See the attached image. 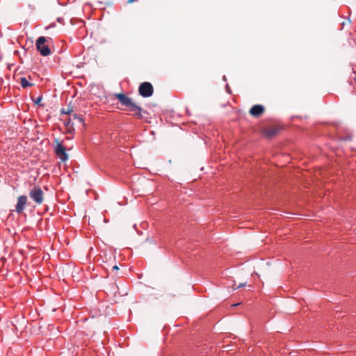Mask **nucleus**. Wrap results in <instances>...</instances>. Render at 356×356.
I'll list each match as a JSON object with an SVG mask.
<instances>
[{
    "instance_id": "obj_10",
    "label": "nucleus",
    "mask_w": 356,
    "mask_h": 356,
    "mask_svg": "<svg viewBox=\"0 0 356 356\" xmlns=\"http://www.w3.org/2000/svg\"><path fill=\"white\" fill-rule=\"evenodd\" d=\"M20 84L23 88H26L34 85L33 83H30L24 76L20 79Z\"/></svg>"
},
{
    "instance_id": "obj_17",
    "label": "nucleus",
    "mask_w": 356,
    "mask_h": 356,
    "mask_svg": "<svg viewBox=\"0 0 356 356\" xmlns=\"http://www.w3.org/2000/svg\"><path fill=\"white\" fill-rule=\"evenodd\" d=\"M55 26H56V24L55 23H51L49 26H47L45 29H50V28H52V27H55Z\"/></svg>"
},
{
    "instance_id": "obj_11",
    "label": "nucleus",
    "mask_w": 356,
    "mask_h": 356,
    "mask_svg": "<svg viewBox=\"0 0 356 356\" xmlns=\"http://www.w3.org/2000/svg\"><path fill=\"white\" fill-rule=\"evenodd\" d=\"M70 104H71V103ZM72 112H73V108H72V107L70 106V105L68 106L67 109H65L64 108H62L60 109L61 115H72Z\"/></svg>"
},
{
    "instance_id": "obj_6",
    "label": "nucleus",
    "mask_w": 356,
    "mask_h": 356,
    "mask_svg": "<svg viewBox=\"0 0 356 356\" xmlns=\"http://www.w3.org/2000/svg\"><path fill=\"white\" fill-rule=\"evenodd\" d=\"M44 193L39 186H35L29 192L30 197L38 204L43 202Z\"/></svg>"
},
{
    "instance_id": "obj_5",
    "label": "nucleus",
    "mask_w": 356,
    "mask_h": 356,
    "mask_svg": "<svg viewBox=\"0 0 356 356\" xmlns=\"http://www.w3.org/2000/svg\"><path fill=\"white\" fill-rule=\"evenodd\" d=\"M138 93L144 98L151 97L154 93L152 84L147 81L143 82L138 87Z\"/></svg>"
},
{
    "instance_id": "obj_18",
    "label": "nucleus",
    "mask_w": 356,
    "mask_h": 356,
    "mask_svg": "<svg viewBox=\"0 0 356 356\" xmlns=\"http://www.w3.org/2000/svg\"><path fill=\"white\" fill-rule=\"evenodd\" d=\"M64 19L63 17H58L57 22L59 23H62L63 22Z\"/></svg>"
},
{
    "instance_id": "obj_20",
    "label": "nucleus",
    "mask_w": 356,
    "mask_h": 356,
    "mask_svg": "<svg viewBox=\"0 0 356 356\" xmlns=\"http://www.w3.org/2000/svg\"><path fill=\"white\" fill-rule=\"evenodd\" d=\"M136 1L137 0H127V3H134V2Z\"/></svg>"
},
{
    "instance_id": "obj_14",
    "label": "nucleus",
    "mask_w": 356,
    "mask_h": 356,
    "mask_svg": "<svg viewBox=\"0 0 356 356\" xmlns=\"http://www.w3.org/2000/svg\"><path fill=\"white\" fill-rule=\"evenodd\" d=\"M72 116L74 120H78L79 122H81V123L83 122V118L81 115H79L76 113H74V114H72Z\"/></svg>"
},
{
    "instance_id": "obj_13",
    "label": "nucleus",
    "mask_w": 356,
    "mask_h": 356,
    "mask_svg": "<svg viewBox=\"0 0 356 356\" xmlns=\"http://www.w3.org/2000/svg\"><path fill=\"white\" fill-rule=\"evenodd\" d=\"M42 100V95L38 96L35 99H33L34 104L38 105V106H44V105L41 104Z\"/></svg>"
},
{
    "instance_id": "obj_24",
    "label": "nucleus",
    "mask_w": 356,
    "mask_h": 356,
    "mask_svg": "<svg viewBox=\"0 0 356 356\" xmlns=\"http://www.w3.org/2000/svg\"><path fill=\"white\" fill-rule=\"evenodd\" d=\"M104 222H108V220L107 219H104Z\"/></svg>"
},
{
    "instance_id": "obj_8",
    "label": "nucleus",
    "mask_w": 356,
    "mask_h": 356,
    "mask_svg": "<svg viewBox=\"0 0 356 356\" xmlns=\"http://www.w3.org/2000/svg\"><path fill=\"white\" fill-rule=\"evenodd\" d=\"M265 111L264 106L261 104H254L249 110V113L254 118L260 117Z\"/></svg>"
},
{
    "instance_id": "obj_9",
    "label": "nucleus",
    "mask_w": 356,
    "mask_h": 356,
    "mask_svg": "<svg viewBox=\"0 0 356 356\" xmlns=\"http://www.w3.org/2000/svg\"><path fill=\"white\" fill-rule=\"evenodd\" d=\"M64 125L68 129V132L72 134L75 131L73 127L74 123L72 122V119L68 118L63 121Z\"/></svg>"
},
{
    "instance_id": "obj_3",
    "label": "nucleus",
    "mask_w": 356,
    "mask_h": 356,
    "mask_svg": "<svg viewBox=\"0 0 356 356\" xmlns=\"http://www.w3.org/2000/svg\"><path fill=\"white\" fill-rule=\"evenodd\" d=\"M46 42L47 38L44 36L38 37L35 41L36 49L42 56H48L51 53L49 46L45 44Z\"/></svg>"
},
{
    "instance_id": "obj_23",
    "label": "nucleus",
    "mask_w": 356,
    "mask_h": 356,
    "mask_svg": "<svg viewBox=\"0 0 356 356\" xmlns=\"http://www.w3.org/2000/svg\"><path fill=\"white\" fill-rule=\"evenodd\" d=\"M350 137L348 136V137L346 138V140H350Z\"/></svg>"
},
{
    "instance_id": "obj_1",
    "label": "nucleus",
    "mask_w": 356,
    "mask_h": 356,
    "mask_svg": "<svg viewBox=\"0 0 356 356\" xmlns=\"http://www.w3.org/2000/svg\"><path fill=\"white\" fill-rule=\"evenodd\" d=\"M115 97L120 102V103L129 108V111L133 112L132 114L134 117L139 119L144 118L143 114H147V111L144 110L140 106L136 104L132 99L128 97L124 93H115Z\"/></svg>"
},
{
    "instance_id": "obj_19",
    "label": "nucleus",
    "mask_w": 356,
    "mask_h": 356,
    "mask_svg": "<svg viewBox=\"0 0 356 356\" xmlns=\"http://www.w3.org/2000/svg\"><path fill=\"white\" fill-rule=\"evenodd\" d=\"M119 267L117 265L113 266V270H118Z\"/></svg>"
},
{
    "instance_id": "obj_16",
    "label": "nucleus",
    "mask_w": 356,
    "mask_h": 356,
    "mask_svg": "<svg viewBox=\"0 0 356 356\" xmlns=\"http://www.w3.org/2000/svg\"><path fill=\"white\" fill-rule=\"evenodd\" d=\"M247 285V283L246 282H243V283H241L237 287L236 289H240V288H242V287H244Z\"/></svg>"
},
{
    "instance_id": "obj_22",
    "label": "nucleus",
    "mask_w": 356,
    "mask_h": 356,
    "mask_svg": "<svg viewBox=\"0 0 356 356\" xmlns=\"http://www.w3.org/2000/svg\"><path fill=\"white\" fill-rule=\"evenodd\" d=\"M240 304H241L240 302H238V303H236V304H234L232 306H233V307H236V306L239 305Z\"/></svg>"
},
{
    "instance_id": "obj_2",
    "label": "nucleus",
    "mask_w": 356,
    "mask_h": 356,
    "mask_svg": "<svg viewBox=\"0 0 356 356\" xmlns=\"http://www.w3.org/2000/svg\"><path fill=\"white\" fill-rule=\"evenodd\" d=\"M115 97L120 102V103L129 108V111L133 112L132 114L134 117L139 119L144 118L143 114H147V111L144 110L140 106L136 104L132 99L128 97L124 93H115Z\"/></svg>"
},
{
    "instance_id": "obj_7",
    "label": "nucleus",
    "mask_w": 356,
    "mask_h": 356,
    "mask_svg": "<svg viewBox=\"0 0 356 356\" xmlns=\"http://www.w3.org/2000/svg\"><path fill=\"white\" fill-rule=\"evenodd\" d=\"M27 202L28 197L26 195L19 196L15 206V211L17 213H21L24 210Z\"/></svg>"
},
{
    "instance_id": "obj_4",
    "label": "nucleus",
    "mask_w": 356,
    "mask_h": 356,
    "mask_svg": "<svg viewBox=\"0 0 356 356\" xmlns=\"http://www.w3.org/2000/svg\"><path fill=\"white\" fill-rule=\"evenodd\" d=\"M56 145L54 146V152L59 157L61 161L65 162L68 160L69 156L66 152V148L63 145L62 142H60L58 138L54 139Z\"/></svg>"
},
{
    "instance_id": "obj_12",
    "label": "nucleus",
    "mask_w": 356,
    "mask_h": 356,
    "mask_svg": "<svg viewBox=\"0 0 356 356\" xmlns=\"http://www.w3.org/2000/svg\"><path fill=\"white\" fill-rule=\"evenodd\" d=\"M277 129H269L266 131V135L270 138L273 137L277 134Z\"/></svg>"
},
{
    "instance_id": "obj_21",
    "label": "nucleus",
    "mask_w": 356,
    "mask_h": 356,
    "mask_svg": "<svg viewBox=\"0 0 356 356\" xmlns=\"http://www.w3.org/2000/svg\"><path fill=\"white\" fill-rule=\"evenodd\" d=\"M222 79L223 81H227V77L225 75H224Z\"/></svg>"
},
{
    "instance_id": "obj_15",
    "label": "nucleus",
    "mask_w": 356,
    "mask_h": 356,
    "mask_svg": "<svg viewBox=\"0 0 356 356\" xmlns=\"http://www.w3.org/2000/svg\"><path fill=\"white\" fill-rule=\"evenodd\" d=\"M225 90L228 94H232V90L228 83L225 85Z\"/></svg>"
}]
</instances>
